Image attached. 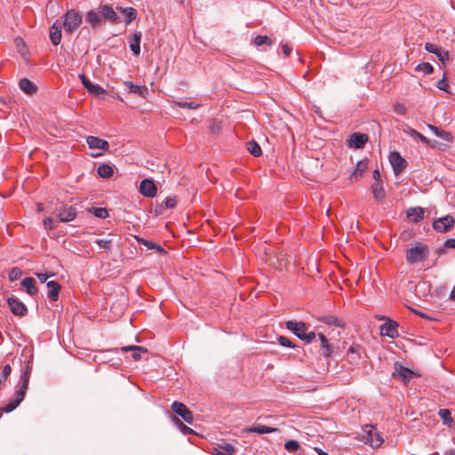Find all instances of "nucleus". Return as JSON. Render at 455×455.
Masks as SVG:
<instances>
[{"instance_id": "f257e3e1", "label": "nucleus", "mask_w": 455, "mask_h": 455, "mask_svg": "<svg viewBox=\"0 0 455 455\" xmlns=\"http://www.w3.org/2000/svg\"><path fill=\"white\" fill-rule=\"evenodd\" d=\"M30 368L29 365L27 366L26 370L22 371L20 375V386L19 389L15 392V397L12 398L6 405L0 408V413L5 412L10 413L14 411L20 403L24 400L28 383L30 378Z\"/></svg>"}, {"instance_id": "f03ea898", "label": "nucleus", "mask_w": 455, "mask_h": 455, "mask_svg": "<svg viewBox=\"0 0 455 455\" xmlns=\"http://www.w3.org/2000/svg\"><path fill=\"white\" fill-rule=\"evenodd\" d=\"M286 328L296 335L299 339L311 343L316 337L314 331H309L307 325L303 322L295 320L287 321Z\"/></svg>"}, {"instance_id": "7ed1b4c3", "label": "nucleus", "mask_w": 455, "mask_h": 455, "mask_svg": "<svg viewBox=\"0 0 455 455\" xmlns=\"http://www.w3.org/2000/svg\"><path fill=\"white\" fill-rule=\"evenodd\" d=\"M359 439L371 447H379L383 443V438L372 425H365L362 428Z\"/></svg>"}, {"instance_id": "20e7f679", "label": "nucleus", "mask_w": 455, "mask_h": 455, "mask_svg": "<svg viewBox=\"0 0 455 455\" xmlns=\"http://www.w3.org/2000/svg\"><path fill=\"white\" fill-rule=\"evenodd\" d=\"M63 26L67 33H72L82 24V15L76 10L71 9L62 16Z\"/></svg>"}, {"instance_id": "39448f33", "label": "nucleus", "mask_w": 455, "mask_h": 455, "mask_svg": "<svg viewBox=\"0 0 455 455\" xmlns=\"http://www.w3.org/2000/svg\"><path fill=\"white\" fill-rule=\"evenodd\" d=\"M427 246L418 243L414 247H411L407 251L406 260L410 264H415L425 260L427 258Z\"/></svg>"}, {"instance_id": "423d86ee", "label": "nucleus", "mask_w": 455, "mask_h": 455, "mask_svg": "<svg viewBox=\"0 0 455 455\" xmlns=\"http://www.w3.org/2000/svg\"><path fill=\"white\" fill-rule=\"evenodd\" d=\"M388 159L395 175L403 172L407 167L406 160L396 151L390 152Z\"/></svg>"}, {"instance_id": "0eeeda50", "label": "nucleus", "mask_w": 455, "mask_h": 455, "mask_svg": "<svg viewBox=\"0 0 455 455\" xmlns=\"http://www.w3.org/2000/svg\"><path fill=\"white\" fill-rule=\"evenodd\" d=\"M7 304L11 312L14 315L25 316L28 313V308L25 304L14 296L9 297L7 299Z\"/></svg>"}, {"instance_id": "6e6552de", "label": "nucleus", "mask_w": 455, "mask_h": 455, "mask_svg": "<svg viewBox=\"0 0 455 455\" xmlns=\"http://www.w3.org/2000/svg\"><path fill=\"white\" fill-rule=\"evenodd\" d=\"M454 219L451 215L439 218L433 222V228L437 232L446 233L451 229L454 225Z\"/></svg>"}, {"instance_id": "1a4fd4ad", "label": "nucleus", "mask_w": 455, "mask_h": 455, "mask_svg": "<svg viewBox=\"0 0 455 455\" xmlns=\"http://www.w3.org/2000/svg\"><path fill=\"white\" fill-rule=\"evenodd\" d=\"M172 409L176 414L182 418L184 421L188 424L193 423V414L184 403L177 401L173 402Z\"/></svg>"}, {"instance_id": "9d476101", "label": "nucleus", "mask_w": 455, "mask_h": 455, "mask_svg": "<svg viewBox=\"0 0 455 455\" xmlns=\"http://www.w3.org/2000/svg\"><path fill=\"white\" fill-rule=\"evenodd\" d=\"M397 323L387 319V321L380 325V335L387 336L388 338L394 339L398 336V330H397Z\"/></svg>"}, {"instance_id": "9b49d317", "label": "nucleus", "mask_w": 455, "mask_h": 455, "mask_svg": "<svg viewBox=\"0 0 455 455\" xmlns=\"http://www.w3.org/2000/svg\"><path fill=\"white\" fill-rule=\"evenodd\" d=\"M100 12L102 19L108 20L109 22L116 24L120 22V17L114 11L113 7L109 4H102L100 6Z\"/></svg>"}, {"instance_id": "f8f14e48", "label": "nucleus", "mask_w": 455, "mask_h": 455, "mask_svg": "<svg viewBox=\"0 0 455 455\" xmlns=\"http://www.w3.org/2000/svg\"><path fill=\"white\" fill-rule=\"evenodd\" d=\"M425 50L430 53L436 55L438 60L443 64H445V62L449 60L448 52L440 48L438 45L435 44L427 43L425 44Z\"/></svg>"}, {"instance_id": "ddd939ff", "label": "nucleus", "mask_w": 455, "mask_h": 455, "mask_svg": "<svg viewBox=\"0 0 455 455\" xmlns=\"http://www.w3.org/2000/svg\"><path fill=\"white\" fill-rule=\"evenodd\" d=\"M156 186L148 179L143 180L140 184V192L147 197H154L156 195Z\"/></svg>"}, {"instance_id": "4468645a", "label": "nucleus", "mask_w": 455, "mask_h": 455, "mask_svg": "<svg viewBox=\"0 0 455 455\" xmlns=\"http://www.w3.org/2000/svg\"><path fill=\"white\" fill-rule=\"evenodd\" d=\"M86 142L89 148L92 149H101L104 151H108L109 149L108 142L98 137L88 136Z\"/></svg>"}, {"instance_id": "2eb2a0df", "label": "nucleus", "mask_w": 455, "mask_h": 455, "mask_svg": "<svg viewBox=\"0 0 455 455\" xmlns=\"http://www.w3.org/2000/svg\"><path fill=\"white\" fill-rule=\"evenodd\" d=\"M362 351L363 348L359 345L354 344L351 347H349L347 353V358L349 363L358 364L361 360Z\"/></svg>"}, {"instance_id": "dca6fc26", "label": "nucleus", "mask_w": 455, "mask_h": 455, "mask_svg": "<svg viewBox=\"0 0 455 455\" xmlns=\"http://www.w3.org/2000/svg\"><path fill=\"white\" fill-rule=\"evenodd\" d=\"M368 140V136L364 133L355 132L350 136L348 140L349 147L355 148H362Z\"/></svg>"}, {"instance_id": "f3484780", "label": "nucleus", "mask_w": 455, "mask_h": 455, "mask_svg": "<svg viewBox=\"0 0 455 455\" xmlns=\"http://www.w3.org/2000/svg\"><path fill=\"white\" fill-rule=\"evenodd\" d=\"M77 212L72 206L64 207L63 209L59 211L57 214L60 221L61 222H70L76 217Z\"/></svg>"}, {"instance_id": "a211bd4d", "label": "nucleus", "mask_w": 455, "mask_h": 455, "mask_svg": "<svg viewBox=\"0 0 455 455\" xmlns=\"http://www.w3.org/2000/svg\"><path fill=\"white\" fill-rule=\"evenodd\" d=\"M244 433H255L259 435L263 434H271L278 431L275 427H271L264 425H256L252 427H246L243 430Z\"/></svg>"}, {"instance_id": "6ab92c4d", "label": "nucleus", "mask_w": 455, "mask_h": 455, "mask_svg": "<svg viewBox=\"0 0 455 455\" xmlns=\"http://www.w3.org/2000/svg\"><path fill=\"white\" fill-rule=\"evenodd\" d=\"M36 283V282L33 277H26L21 281L20 284L29 296L34 297L37 294Z\"/></svg>"}, {"instance_id": "aec40b11", "label": "nucleus", "mask_w": 455, "mask_h": 455, "mask_svg": "<svg viewBox=\"0 0 455 455\" xmlns=\"http://www.w3.org/2000/svg\"><path fill=\"white\" fill-rule=\"evenodd\" d=\"M58 21L54 22L52 26L50 28V39L53 45H59L61 42L62 34L60 25L57 24Z\"/></svg>"}, {"instance_id": "412c9836", "label": "nucleus", "mask_w": 455, "mask_h": 455, "mask_svg": "<svg viewBox=\"0 0 455 455\" xmlns=\"http://www.w3.org/2000/svg\"><path fill=\"white\" fill-rule=\"evenodd\" d=\"M424 209L421 207H412L407 211V218L414 223L419 222L424 219Z\"/></svg>"}, {"instance_id": "4be33fe9", "label": "nucleus", "mask_w": 455, "mask_h": 455, "mask_svg": "<svg viewBox=\"0 0 455 455\" xmlns=\"http://www.w3.org/2000/svg\"><path fill=\"white\" fill-rule=\"evenodd\" d=\"M46 286L48 288L47 297L52 301H57L60 285L55 281H49L46 283Z\"/></svg>"}, {"instance_id": "5701e85b", "label": "nucleus", "mask_w": 455, "mask_h": 455, "mask_svg": "<svg viewBox=\"0 0 455 455\" xmlns=\"http://www.w3.org/2000/svg\"><path fill=\"white\" fill-rule=\"evenodd\" d=\"M235 447L231 443H223L217 448H213L212 455H234Z\"/></svg>"}, {"instance_id": "b1692460", "label": "nucleus", "mask_w": 455, "mask_h": 455, "mask_svg": "<svg viewBox=\"0 0 455 455\" xmlns=\"http://www.w3.org/2000/svg\"><path fill=\"white\" fill-rule=\"evenodd\" d=\"M373 197L378 202H383L386 197V191L381 182H374L371 185Z\"/></svg>"}, {"instance_id": "393cba45", "label": "nucleus", "mask_w": 455, "mask_h": 455, "mask_svg": "<svg viewBox=\"0 0 455 455\" xmlns=\"http://www.w3.org/2000/svg\"><path fill=\"white\" fill-rule=\"evenodd\" d=\"M395 375L400 377L404 383L408 382L414 376V372L403 365H395Z\"/></svg>"}, {"instance_id": "a878e982", "label": "nucleus", "mask_w": 455, "mask_h": 455, "mask_svg": "<svg viewBox=\"0 0 455 455\" xmlns=\"http://www.w3.org/2000/svg\"><path fill=\"white\" fill-rule=\"evenodd\" d=\"M140 41L141 32L134 33L130 42V49L134 56H139L140 54Z\"/></svg>"}, {"instance_id": "bb28decb", "label": "nucleus", "mask_w": 455, "mask_h": 455, "mask_svg": "<svg viewBox=\"0 0 455 455\" xmlns=\"http://www.w3.org/2000/svg\"><path fill=\"white\" fill-rule=\"evenodd\" d=\"M85 20L89 22L92 28H96L102 20V17L100 12L90 10L86 13Z\"/></svg>"}, {"instance_id": "cd10ccee", "label": "nucleus", "mask_w": 455, "mask_h": 455, "mask_svg": "<svg viewBox=\"0 0 455 455\" xmlns=\"http://www.w3.org/2000/svg\"><path fill=\"white\" fill-rule=\"evenodd\" d=\"M403 132L413 139L419 140L425 145L430 144V140L427 137H425L424 135H422L421 133H419V132H417L416 130L412 129L410 126H406L403 129Z\"/></svg>"}, {"instance_id": "c85d7f7f", "label": "nucleus", "mask_w": 455, "mask_h": 455, "mask_svg": "<svg viewBox=\"0 0 455 455\" xmlns=\"http://www.w3.org/2000/svg\"><path fill=\"white\" fill-rule=\"evenodd\" d=\"M124 86L126 87V89L132 92V93H134V94H137V95H140V96H143L145 93L148 92V89L147 87L145 86H140V85H136L134 84L131 81H125L124 82Z\"/></svg>"}, {"instance_id": "c756f323", "label": "nucleus", "mask_w": 455, "mask_h": 455, "mask_svg": "<svg viewBox=\"0 0 455 455\" xmlns=\"http://www.w3.org/2000/svg\"><path fill=\"white\" fill-rule=\"evenodd\" d=\"M368 164L366 161H359L356 165V169L350 175V180L357 181L359 178L363 175V173L367 169Z\"/></svg>"}, {"instance_id": "7c9ffc66", "label": "nucleus", "mask_w": 455, "mask_h": 455, "mask_svg": "<svg viewBox=\"0 0 455 455\" xmlns=\"http://www.w3.org/2000/svg\"><path fill=\"white\" fill-rule=\"evenodd\" d=\"M319 339L321 340L322 354L325 357H329L332 354V348L329 343L328 339L323 334L318 333Z\"/></svg>"}, {"instance_id": "2f4dec72", "label": "nucleus", "mask_w": 455, "mask_h": 455, "mask_svg": "<svg viewBox=\"0 0 455 455\" xmlns=\"http://www.w3.org/2000/svg\"><path fill=\"white\" fill-rule=\"evenodd\" d=\"M122 351H124V352L132 351V356L133 360L138 361L141 357L140 353L141 352L146 353L148 350L143 347L127 346V347H122Z\"/></svg>"}, {"instance_id": "473e14b6", "label": "nucleus", "mask_w": 455, "mask_h": 455, "mask_svg": "<svg viewBox=\"0 0 455 455\" xmlns=\"http://www.w3.org/2000/svg\"><path fill=\"white\" fill-rule=\"evenodd\" d=\"M20 88L26 93L31 94L36 92L35 84L27 78H22L19 83Z\"/></svg>"}, {"instance_id": "72a5a7b5", "label": "nucleus", "mask_w": 455, "mask_h": 455, "mask_svg": "<svg viewBox=\"0 0 455 455\" xmlns=\"http://www.w3.org/2000/svg\"><path fill=\"white\" fill-rule=\"evenodd\" d=\"M97 172L101 178L108 179L114 174V170L110 165L103 164L98 167Z\"/></svg>"}, {"instance_id": "f704fd0d", "label": "nucleus", "mask_w": 455, "mask_h": 455, "mask_svg": "<svg viewBox=\"0 0 455 455\" xmlns=\"http://www.w3.org/2000/svg\"><path fill=\"white\" fill-rule=\"evenodd\" d=\"M119 11H121L124 16H125V22L128 24L132 22L133 20L137 17V11L132 7H125V8H118Z\"/></svg>"}, {"instance_id": "c9c22d12", "label": "nucleus", "mask_w": 455, "mask_h": 455, "mask_svg": "<svg viewBox=\"0 0 455 455\" xmlns=\"http://www.w3.org/2000/svg\"><path fill=\"white\" fill-rule=\"evenodd\" d=\"M438 415L442 419L444 425L451 427L453 419L451 418V411L448 409H440Z\"/></svg>"}, {"instance_id": "e433bc0d", "label": "nucleus", "mask_w": 455, "mask_h": 455, "mask_svg": "<svg viewBox=\"0 0 455 455\" xmlns=\"http://www.w3.org/2000/svg\"><path fill=\"white\" fill-rule=\"evenodd\" d=\"M320 321L323 323L329 324V325H334V326H341L342 321L336 317L335 315H323L319 318Z\"/></svg>"}, {"instance_id": "4c0bfd02", "label": "nucleus", "mask_w": 455, "mask_h": 455, "mask_svg": "<svg viewBox=\"0 0 455 455\" xmlns=\"http://www.w3.org/2000/svg\"><path fill=\"white\" fill-rule=\"evenodd\" d=\"M135 238L140 244L145 245L148 249H155L156 251H157L159 252L164 251V250L160 245H157L151 241H148L144 238L138 237V236H136Z\"/></svg>"}, {"instance_id": "58836bf2", "label": "nucleus", "mask_w": 455, "mask_h": 455, "mask_svg": "<svg viewBox=\"0 0 455 455\" xmlns=\"http://www.w3.org/2000/svg\"><path fill=\"white\" fill-rule=\"evenodd\" d=\"M247 149L254 156H259L262 154L259 145L255 140L247 143Z\"/></svg>"}, {"instance_id": "ea45409f", "label": "nucleus", "mask_w": 455, "mask_h": 455, "mask_svg": "<svg viewBox=\"0 0 455 455\" xmlns=\"http://www.w3.org/2000/svg\"><path fill=\"white\" fill-rule=\"evenodd\" d=\"M284 448L290 452H297L299 450L300 445L296 440H288L284 443Z\"/></svg>"}, {"instance_id": "a19ab883", "label": "nucleus", "mask_w": 455, "mask_h": 455, "mask_svg": "<svg viewBox=\"0 0 455 455\" xmlns=\"http://www.w3.org/2000/svg\"><path fill=\"white\" fill-rule=\"evenodd\" d=\"M254 44L256 46H261L263 44L272 45L273 41L267 36H257L254 38Z\"/></svg>"}, {"instance_id": "79ce46f5", "label": "nucleus", "mask_w": 455, "mask_h": 455, "mask_svg": "<svg viewBox=\"0 0 455 455\" xmlns=\"http://www.w3.org/2000/svg\"><path fill=\"white\" fill-rule=\"evenodd\" d=\"M416 70L423 72L425 75H429L433 72L434 68L430 63L423 62L416 67Z\"/></svg>"}, {"instance_id": "37998d69", "label": "nucleus", "mask_w": 455, "mask_h": 455, "mask_svg": "<svg viewBox=\"0 0 455 455\" xmlns=\"http://www.w3.org/2000/svg\"><path fill=\"white\" fill-rule=\"evenodd\" d=\"M21 275L22 270L18 267H12L8 274V277L11 282L18 280Z\"/></svg>"}, {"instance_id": "c03bdc74", "label": "nucleus", "mask_w": 455, "mask_h": 455, "mask_svg": "<svg viewBox=\"0 0 455 455\" xmlns=\"http://www.w3.org/2000/svg\"><path fill=\"white\" fill-rule=\"evenodd\" d=\"M174 105L180 108H188V109H196L200 106L199 104H196L192 101H190V102H188V101H174Z\"/></svg>"}, {"instance_id": "a18cd8bd", "label": "nucleus", "mask_w": 455, "mask_h": 455, "mask_svg": "<svg viewBox=\"0 0 455 455\" xmlns=\"http://www.w3.org/2000/svg\"><path fill=\"white\" fill-rule=\"evenodd\" d=\"M92 212L98 218L106 219L108 217V212L106 208H92Z\"/></svg>"}, {"instance_id": "49530a36", "label": "nucleus", "mask_w": 455, "mask_h": 455, "mask_svg": "<svg viewBox=\"0 0 455 455\" xmlns=\"http://www.w3.org/2000/svg\"><path fill=\"white\" fill-rule=\"evenodd\" d=\"M95 243L99 245V247L100 249H104V250H108V251L111 250L112 240L97 239L95 241Z\"/></svg>"}, {"instance_id": "de8ad7c7", "label": "nucleus", "mask_w": 455, "mask_h": 455, "mask_svg": "<svg viewBox=\"0 0 455 455\" xmlns=\"http://www.w3.org/2000/svg\"><path fill=\"white\" fill-rule=\"evenodd\" d=\"M90 93L94 94L98 97H102L106 93V90L98 84H94L93 88L89 91Z\"/></svg>"}, {"instance_id": "09e8293b", "label": "nucleus", "mask_w": 455, "mask_h": 455, "mask_svg": "<svg viewBox=\"0 0 455 455\" xmlns=\"http://www.w3.org/2000/svg\"><path fill=\"white\" fill-rule=\"evenodd\" d=\"M172 420L174 421V423H175V424H177V425L180 427V430H181V432H182V433H184V434H188V433L192 432V429H191L190 427H187L186 425H184V424L180 420V419H179V418H177V417H175V416H174V417L172 418Z\"/></svg>"}, {"instance_id": "8fccbe9b", "label": "nucleus", "mask_w": 455, "mask_h": 455, "mask_svg": "<svg viewBox=\"0 0 455 455\" xmlns=\"http://www.w3.org/2000/svg\"><path fill=\"white\" fill-rule=\"evenodd\" d=\"M79 78L83 84V85L88 90V92L91 90V88H93L94 84H92L89 78H87L84 74L79 75Z\"/></svg>"}, {"instance_id": "3c124183", "label": "nucleus", "mask_w": 455, "mask_h": 455, "mask_svg": "<svg viewBox=\"0 0 455 455\" xmlns=\"http://www.w3.org/2000/svg\"><path fill=\"white\" fill-rule=\"evenodd\" d=\"M278 342L281 346L285 347H294L295 345L286 337L279 336L278 337Z\"/></svg>"}, {"instance_id": "603ef678", "label": "nucleus", "mask_w": 455, "mask_h": 455, "mask_svg": "<svg viewBox=\"0 0 455 455\" xmlns=\"http://www.w3.org/2000/svg\"><path fill=\"white\" fill-rule=\"evenodd\" d=\"M438 138H441L442 140H445V141H448V142H451L453 137L451 135V132H445V131H443L441 130L438 136Z\"/></svg>"}, {"instance_id": "864d4df0", "label": "nucleus", "mask_w": 455, "mask_h": 455, "mask_svg": "<svg viewBox=\"0 0 455 455\" xmlns=\"http://www.w3.org/2000/svg\"><path fill=\"white\" fill-rule=\"evenodd\" d=\"M44 226L45 228V229H48V230H52L54 229L55 228V225H54V220L51 217H47L44 220Z\"/></svg>"}, {"instance_id": "5fc2aeb1", "label": "nucleus", "mask_w": 455, "mask_h": 455, "mask_svg": "<svg viewBox=\"0 0 455 455\" xmlns=\"http://www.w3.org/2000/svg\"><path fill=\"white\" fill-rule=\"evenodd\" d=\"M394 109L395 111L399 114V115H405L406 112H407V108L403 105V104H401V103H396L395 106H394Z\"/></svg>"}, {"instance_id": "6e6d98bb", "label": "nucleus", "mask_w": 455, "mask_h": 455, "mask_svg": "<svg viewBox=\"0 0 455 455\" xmlns=\"http://www.w3.org/2000/svg\"><path fill=\"white\" fill-rule=\"evenodd\" d=\"M436 87L439 89V90H442V91H444V92H448V88H449V84L448 83L446 82V80L444 78L439 80L437 83H436Z\"/></svg>"}, {"instance_id": "4d7b16f0", "label": "nucleus", "mask_w": 455, "mask_h": 455, "mask_svg": "<svg viewBox=\"0 0 455 455\" xmlns=\"http://www.w3.org/2000/svg\"><path fill=\"white\" fill-rule=\"evenodd\" d=\"M177 204V200L175 197H167L165 199V207L167 209H172L176 206Z\"/></svg>"}, {"instance_id": "13d9d810", "label": "nucleus", "mask_w": 455, "mask_h": 455, "mask_svg": "<svg viewBox=\"0 0 455 455\" xmlns=\"http://www.w3.org/2000/svg\"><path fill=\"white\" fill-rule=\"evenodd\" d=\"M36 275L41 283H45L47 279L53 275L52 273H36Z\"/></svg>"}, {"instance_id": "bf43d9fd", "label": "nucleus", "mask_w": 455, "mask_h": 455, "mask_svg": "<svg viewBox=\"0 0 455 455\" xmlns=\"http://www.w3.org/2000/svg\"><path fill=\"white\" fill-rule=\"evenodd\" d=\"M11 371H12L11 366L9 364L4 365L1 371V378L3 379H5L11 374Z\"/></svg>"}, {"instance_id": "052dcab7", "label": "nucleus", "mask_w": 455, "mask_h": 455, "mask_svg": "<svg viewBox=\"0 0 455 455\" xmlns=\"http://www.w3.org/2000/svg\"><path fill=\"white\" fill-rule=\"evenodd\" d=\"M444 247L446 248H455V238L447 239L444 243Z\"/></svg>"}, {"instance_id": "680f3d73", "label": "nucleus", "mask_w": 455, "mask_h": 455, "mask_svg": "<svg viewBox=\"0 0 455 455\" xmlns=\"http://www.w3.org/2000/svg\"><path fill=\"white\" fill-rule=\"evenodd\" d=\"M282 51L284 57H288L291 54V49L289 47L288 44H283Z\"/></svg>"}, {"instance_id": "e2e57ef3", "label": "nucleus", "mask_w": 455, "mask_h": 455, "mask_svg": "<svg viewBox=\"0 0 455 455\" xmlns=\"http://www.w3.org/2000/svg\"><path fill=\"white\" fill-rule=\"evenodd\" d=\"M427 128L437 137L441 129L438 127L433 125V124H427Z\"/></svg>"}, {"instance_id": "0e129e2a", "label": "nucleus", "mask_w": 455, "mask_h": 455, "mask_svg": "<svg viewBox=\"0 0 455 455\" xmlns=\"http://www.w3.org/2000/svg\"><path fill=\"white\" fill-rule=\"evenodd\" d=\"M372 177H373V180H375V182H381L380 181L381 174L378 169L373 171Z\"/></svg>"}, {"instance_id": "69168bd1", "label": "nucleus", "mask_w": 455, "mask_h": 455, "mask_svg": "<svg viewBox=\"0 0 455 455\" xmlns=\"http://www.w3.org/2000/svg\"><path fill=\"white\" fill-rule=\"evenodd\" d=\"M450 299L451 300H454L455 301V286L453 287V289L451 290V293H450Z\"/></svg>"}, {"instance_id": "338daca9", "label": "nucleus", "mask_w": 455, "mask_h": 455, "mask_svg": "<svg viewBox=\"0 0 455 455\" xmlns=\"http://www.w3.org/2000/svg\"><path fill=\"white\" fill-rule=\"evenodd\" d=\"M444 455H455V450L452 449V450H449L445 452Z\"/></svg>"}, {"instance_id": "774afa93", "label": "nucleus", "mask_w": 455, "mask_h": 455, "mask_svg": "<svg viewBox=\"0 0 455 455\" xmlns=\"http://www.w3.org/2000/svg\"><path fill=\"white\" fill-rule=\"evenodd\" d=\"M15 41L18 47H20V44H24L21 38H17Z\"/></svg>"}]
</instances>
